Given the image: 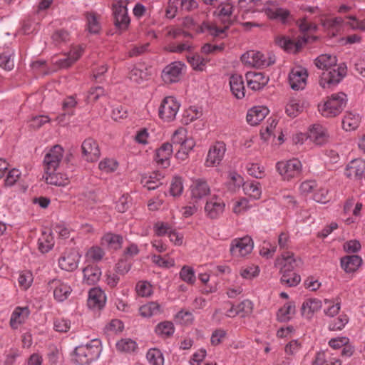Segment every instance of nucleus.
Segmentation results:
<instances>
[{
  "mask_svg": "<svg viewBox=\"0 0 365 365\" xmlns=\"http://www.w3.org/2000/svg\"><path fill=\"white\" fill-rule=\"evenodd\" d=\"M337 58L331 54H322L314 61V63L319 69L325 70L321 76L319 84L323 88H331L336 86L346 75L347 67L346 63L336 65Z\"/></svg>",
  "mask_w": 365,
  "mask_h": 365,
  "instance_id": "nucleus-1",
  "label": "nucleus"
},
{
  "mask_svg": "<svg viewBox=\"0 0 365 365\" xmlns=\"http://www.w3.org/2000/svg\"><path fill=\"white\" fill-rule=\"evenodd\" d=\"M347 103L346 95L343 92L333 93L324 103L318 105L320 114L325 118H334L339 115Z\"/></svg>",
  "mask_w": 365,
  "mask_h": 365,
  "instance_id": "nucleus-2",
  "label": "nucleus"
},
{
  "mask_svg": "<svg viewBox=\"0 0 365 365\" xmlns=\"http://www.w3.org/2000/svg\"><path fill=\"white\" fill-rule=\"evenodd\" d=\"M100 341L93 340L91 343L81 344L76 347L72 361L80 365L88 364L97 359L101 354Z\"/></svg>",
  "mask_w": 365,
  "mask_h": 365,
  "instance_id": "nucleus-3",
  "label": "nucleus"
},
{
  "mask_svg": "<svg viewBox=\"0 0 365 365\" xmlns=\"http://www.w3.org/2000/svg\"><path fill=\"white\" fill-rule=\"evenodd\" d=\"M242 62L249 66L265 68L275 62V57L272 54H264L257 51H249L241 56Z\"/></svg>",
  "mask_w": 365,
  "mask_h": 365,
  "instance_id": "nucleus-4",
  "label": "nucleus"
},
{
  "mask_svg": "<svg viewBox=\"0 0 365 365\" xmlns=\"http://www.w3.org/2000/svg\"><path fill=\"white\" fill-rule=\"evenodd\" d=\"M128 0H118L112 5L114 25L120 31H125L130 22L128 14Z\"/></svg>",
  "mask_w": 365,
  "mask_h": 365,
  "instance_id": "nucleus-5",
  "label": "nucleus"
},
{
  "mask_svg": "<svg viewBox=\"0 0 365 365\" xmlns=\"http://www.w3.org/2000/svg\"><path fill=\"white\" fill-rule=\"evenodd\" d=\"M253 247L252 239L249 236L235 238L231 241L230 252L234 258L245 257L252 252Z\"/></svg>",
  "mask_w": 365,
  "mask_h": 365,
  "instance_id": "nucleus-6",
  "label": "nucleus"
},
{
  "mask_svg": "<svg viewBox=\"0 0 365 365\" xmlns=\"http://www.w3.org/2000/svg\"><path fill=\"white\" fill-rule=\"evenodd\" d=\"M276 168L284 180H289L300 175L302 165L298 159L293 158L287 161L278 162Z\"/></svg>",
  "mask_w": 365,
  "mask_h": 365,
  "instance_id": "nucleus-7",
  "label": "nucleus"
},
{
  "mask_svg": "<svg viewBox=\"0 0 365 365\" xmlns=\"http://www.w3.org/2000/svg\"><path fill=\"white\" fill-rule=\"evenodd\" d=\"M180 103L173 96L165 97L158 109L159 116L164 121H173L179 110Z\"/></svg>",
  "mask_w": 365,
  "mask_h": 365,
  "instance_id": "nucleus-8",
  "label": "nucleus"
},
{
  "mask_svg": "<svg viewBox=\"0 0 365 365\" xmlns=\"http://www.w3.org/2000/svg\"><path fill=\"white\" fill-rule=\"evenodd\" d=\"M226 152V145L222 141H217L212 145L207 152L205 165L207 168L218 166Z\"/></svg>",
  "mask_w": 365,
  "mask_h": 365,
  "instance_id": "nucleus-9",
  "label": "nucleus"
},
{
  "mask_svg": "<svg viewBox=\"0 0 365 365\" xmlns=\"http://www.w3.org/2000/svg\"><path fill=\"white\" fill-rule=\"evenodd\" d=\"M63 149L59 145L52 147L45 155L43 166L45 170H56L63 158Z\"/></svg>",
  "mask_w": 365,
  "mask_h": 365,
  "instance_id": "nucleus-10",
  "label": "nucleus"
},
{
  "mask_svg": "<svg viewBox=\"0 0 365 365\" xmlns=\"http://www.w3.org/2000/svg\"><path fill=\"white\" fill-rule=\"evenodd\" d=\"M81 255L75 250H71L63 253L58 259L59 267L67 272H73L77 269Z\"/></svg>",
  "mask_w": 365,
  "mask_h": 365,
  "instance_id": "nucleus-11",
  "label": "nucleus"
},
{
  "mask_svg": "<svg viewBox=\"0 0 365 365\" xmlns=\"http://www.w3.org/2000/svg\"><path fill=\"white\" fill-rule=\"evenodd\" d=\"M225 204L220 197L214 195L207 200L205 212L210 219L219 218L225 211Z\"/></svg>",
  "mask_w": 365,
  "mask_h": 365,
  "instance_id": "nucleus-12",
  "label": "nucleus"
},
{
  "mask_svg": "<svg viewBox=\"0 0 365 365\" xmlns=\"http://www.w3.org/2000/svg\"><path fill=\"white\" fill-rule=\"evenodd\" d=\"M190 195L195 202L208 195L210 192V187L204 178H194L190 186Z\"/></svg>",
  "mask_w": 365,
  "mask_h": 365,
  "instance_id": "nucleus-13",
  "label": "nucleus"
},
{
  "mask_svg": "<svg viewBox=\"0 0 365 365\" xmlns=\"http://www.w3.org/2000/svg\"><path fill=\"white\" fill-rule=\"evenodd\" d=\"M83 49L81 46L73 47L68 53L60 58H54L53 63L60 68H66L74 63L82 56Z\"/></svg>",
  "mask_w": 365,
  "mask_h": 365,
  "instance_id": "nucleus-14",
  "label": "nucleus"
},
{
  "mask_svg": "<svg viewBox=\"0 0 365 365\" xmlns=\"http://www.w3.org/2000/svg\"><path fill=\"white\" fill-rule=\"evenodd\" d=\"M307 70L302 67H296L292 69L289 74L290 87L295 91L304 89L307 78Z\"/></svg>",
  "mask_w": 365,
  "mask_h": 365,
  "instance_id": "nucleus-15",
  "label": "nucleus"
},
{
  "mask_svg": "<svg viewBox=\"0 0 365 365\" xmlns=\"http://www.w3.org/2000/svg\"><path fill=\"white\" fill-rule=\"evenodd\" d=\"M184 64L180 61L173 62L166 66L162 71L161 77L165 83H176L180 80Z\"/></svg>",
  "mask_w": 365,
  "mask_h": 365,
  "instance_id": "nucleus-16",
  "label": "nucleus"
},
{
  "mask_svg": "<svg viewBox=\"0 0 365 365\" xmlns=\"http://www.w3.org/2000/svg\"><path fill=\"white\" fill-rule=\"evenodd\" d=\"M262 11L269 19L279 20L282 23H285L289 16V11L287 9L278 7L276 4L272 1H267L262 8Z\"/></svg>",
  "mask_w": 365,
  "mask_h": 365,
  "instance_id": "nucleus-17",
  "label": "nucleus"
},
{
  "mask_svg": "<svg viewBox=\"0 0 365 365\" xmlns=\"http://www.w3.org/2000/svg\"><path fill=\"white\" fill-rule=\"evenodd\" d=\"M307 41V39L305 36L299 38L297 41L292 40L289 38L283 36H277L275 38V43L277 46L283 48L284 51L292 53L298 52Z\"/></svg>",
  "mask_w": 365,
  "mask_h": 365,
  "instance_id": "nucleus-18",
  "label": "nucleus"
},
{
  "mask_svg": "<svg viewBox=\"0 0 365 365\" xmlns=\"http://www.w3.org/2000/svg\"><path fill=\"white\" fill-rule=\"evenodd\" d=\"M49 286L53 289L54 299L59 302L67 299L72 292L70 285L61 279H52L49 282Z\"/></svg>",
  "mask_w": 365,
  "mask_h": 365,
  "instance_id": "nucleus-19",
  "label": "nucleus"
},
{
  "mask_svg": "<svg viewBox=\"0 0 365 365\" xmlns=\"http://www.w3.org/2000/svg\"><path fill=\"white\" fill-rule=\"evenodd\" d=\"M83 155L88 162H94L98 160L101 151L98 143L93 138H86L81 145Z\"/></svg>",
  "mask_w": 365,
  "mask_h": 365,
  "instance_id": "nucleus-20",
  "label": "nucleus"
},
{
  "mask_svg": "<svg viewBox=\"0 0 365 365\" xmlns=\"http://www.w3.org/2000/svg\"><path fill=\"white\" fill-rule=\"evenodd\" d=\"M327 129L320 124L312 125L308 131V138L316 145H322L329 140Z\"/></svg>",
  "mask_w": 365,
  "mask_h": 365,
  "instance_id": "nucleus-21",
  "label": "nucleus"
},
{
  "mask_svg": "<svg viewBox=\"0 0 365 365\" xmlns=\"http://www.w3.org/2000/svg\"><path fill=\"white\" fill-rule=\"evenodd\" d=\"M342 362L337 354L330 349H324L316 354L313 365H341Z\"/></svg>",
  "mask_w": 365,
  "mask_h": 365,
  "instance_id": "nucleus-22",
  "label": "nucleus"
},
{
  "mask_svg": "<svg viewBox=\"0 0 365 365\" xmlns=\"http://www.w3.org/2000/svg\"><path fill=\"white\" fill-rule=\"evenodd\" d=\"M365 172V161L357 158L351 160L346 167L344 174L350 179H361Z\"/></svg>",
  "mask_w": 365,
  "mask_h": 365,
  "instance_id": "nucleus-23",
  "label": "nucleus"
},
{
  "mask_svg": "<svg viewBox=\"0 0 365 365\" xmlns=\"http://www.w3.org/2000/svg\"><path fill=\"white\" fill-rule=\"evenodd\" d=\"M104 292L98 288H92L88 292V306L92 309H101L106 304Z\"/></svg>",
  "mask_w": 365,
  "mask_h": 365,
  "instance_id": "nucleus-24",
  "label": "nucleus"
},
{
  "mask_svg": "<svg viewBox=\"0 0 365 365\" xmlns=\"http://www.w3.org/2000/svg\"><path fill=\"white\" fill-rule=\"evenodd\" d=\"M247 86L252 90L258 91L262 89L268 83L269 78L262 73L247 72L245 75Z\"/></svg>",
  "mask_w": 365,
  "mask_h": 365,
  "instance_id": "nucleus-25",
  "label": "nucleus"
},
{
  "mask_svg": "<svg viewBox=\"0 0 365 365\" xmlns=\"http://www.w3.org/2000/svg\"><path fill=\"white\" fill-rule=\"evenodd\" d=\"M269 110L264 106H255L247 114V121L252 126L258 125L268 115Z\"/></svg>",
  "mask_w": 365,
  "mask_h": 365,
  "instance_id": "nucleus-26",
  "label": "nucleus"
},
{
  "mask_svg": "<svg viewBox=\"0 0 365 365\" xmlns=\"http://www.w3.org/2000/svg\"><path fill=\"white\" fill-rule=\"evenodd\" d=\"M276 265L280 266V272H287L293 271L298 263L292 252H284L276 259Z\"/></svg>",
  "mask_w": 365,
  "mask_h": 365,
  "instance_id": "nucleus-27",
  "label": "nucleus"
},
{
  "mask_svg": "<svg viewBox=\"0 0 365 365\" xmlns=\"http://www.w3.org/2000/svg\"><path fill=\"white\" fill-rule=\"evenodd\" d=\"M173 153V145L169 143H163L157 150L155 160L157 163L164 168L170 165V158Z\"/></svg>",
  "mask_w": 365,
  "mask_h": 365,
  "instance_id": "nucleus-28",
  "label": "nucleus"
},
{
  "mask_svg": "<svg viewBox=\"0 0 365 365\" xmlns=\"http://www.w3.org/2000/svg\"><path fill=\"white\" fill-rule=\"evenodd\" d=\"M30 311L28 307L15 308L10 318V326L12 329H16L29 317Z\"/></svg>",
  "mask_w": 365,
  "mask_h": 365,
  "instance_id": "nucleus-29",
  "label": "nucleus"
},
{
  "mask_svg": "<svg viewBox=\"0 0 365 365\" xmlns=\"http://www.w3.org/2000/svg\"><path fill=\"white\" fill-rule=\"evenodd\" d=\"M322 307L320 299L309 298L304 300L301 307L302 315L307 319L312 317L314 312L319 311Z\"/></svg>",
  "mask_w": 365,
  "mask_h": 365,
  "instance_id": "nucleus-30",
  "label": "nucleus"
},
{
  "mask_svg": "<svg viewBox=\"0 0 365 365\" xmlns=\"http://www.w3.org/2000/svg\"><path fill=\"white\" fill-rule=\"evenodd\" d=\"M56 170H45L43 178L47 184L56 186H66L69 183V178L66 174L56 173Z\"/></svg>",
  "mask_w": 365,
  "mask_h": 365,
  "instance_id": "nucleus-31",
  "label": "nucleus"
},
{
  "mask_svg": "<svg viewBox=\"0 0 365 365\" xmlns=\"http://www.w3.org/2000/svg\"><path fill=\"white\" fill-rule=\"evenodd\" d=\"M230 90L232 94L238 99H242L245 96V88L242 76L232 75L230 78Z\"/></svg>",
  "mask_w": 365,
  "mask_h": 365,
  "instance_id": "nucleus-32",
  "label": "nucleus"
},
{
  "mask_svg": "<svg viewBox=\"0 0 365 365\" xmlns=\"http://www.w3.org/2000/svg\"><path fill=\"white\" fill-rule=\"evenodd\" d=\"M362 263V259L358 255H348L341 259V267L347 273L356 271Z\"/></svg>",
  "mask_w": 365,
  "mask_h": 365,
  "instance_id": "nucleus-33",
  "label": "nucleus"
},
{
  "mask_svg": "<svg viewBox=\"0 0 365 365\" xmlns=\"http://www.w3.org/2000/svg\"><path fill=\"white\" fill-rule=\"evenodd\" d=\"M83 282L88 285H93L98 282L101 276V271L97 266H88L83 270Z\"/></svg>",
  "mask_w": 365,
  "mask_h": 365,
  "instance_id": "nucleus-34",
  "label": "nucleus"
},
{
  "mask_svg": "<svg viewBox=\"0 0 365 365\" xmlns=\"http://www.w3.org/2000/svg\"><path fill=\"white\" fill-rule=\"evenodd\" d=\"M123 243V237L120 235L108 232L105 234L101 240V244L103 246H107L113 250L120 248Z\"/></svg>",
  "mask_w": 365,
  "mask_h": 365,
  "instance_id": "nucleus-35",
  "label": "nucleus"
},
{
  "mask_svg": "<svg viewBox=\"0 0 365 365\" xmlns=\"http://www.w3.org/2000/svg\"><path fill=\"white\" fill-rule=\"evenodd\" d=\"M360 123L361 117L359 114L347 112L342 120V127L346 131H351L356 130Z\"/></svg>",
  "mask_w": 365,
  "mask_h": 365,
  "instance_id": "nucleus-36",
  "label": "nucleus"
},
{
  "mask_svg": "<svg viewBox=\"0 0 365 365\" xmlns=\"http://www.w3.org/2000/svg\"><path fill=\"white\" fill-rule=\"evenodd\" d=\"M14 55L15 52L11 48H6L0 53V67L10 71L14 68Z\"/></svg>",
  "mask_w": 365,
  "mask_h": 365,
  "instance_id": "nucleus-37",
  "label": "nucleus"
},
{
  "mask_svg": "<svg viewBox=\"0 0 365 365\" xmlns=\"http://www.w3.org/2000/svg\"><path fill=\"white\" fill-rule=\"evenodd\" d=\"M160 305L156 302H150L139 308L140 314L143 317H151L162 313Z\"/></svg>",
  "mask_w": 365,
  "mask_h": 365,
  "instance_id": "nucleus-38",
  "label": "nucleus"
},
{
  "mask_svg": "<svg viewBox=\"0 0 365 365\" xmlns=\"http://www.w3.org/2000/svg\"><path fill=\"white\" fill-rule=\"evenodd\" d=\"M295 314V304L294 302H287L277 312V319L280 322L290 320Z\"/></svg>",
  "mask_w": 365,
  "mask_h": 365,
  "instance_id": "nucleus-39",
  "label": "nucleus"
},
{
  "mask_svg": "<svg viewBox=\"0 0 365 365\" xmlns=\"http://www.w3.org/2000/svg\"><path fill=\"white\" fill-rule=\"evenodd\" d=\"M242 188L246 195L255 200L259 199L261 196L260 184L257 181L246 182L243 183Z\"/></svg>",
  "mask_w": 365,
  "mask_h": 365,
  "instance_id": "nucleus-40",
  "label": "nucleus"
},
{
  "mask_svg": "<svg viewBox=\"0 0 365 365\" xmlns=\"http://www.w3.org/2000/svg\"><path fill=\"white\" fill-rule=\"evenodd\" d=\"M227 29L228 26H226L224 28H218L215 25H211L207 22H203L198 29H197V33H203L207 31L211 36L218 37L224 34Z\"/></svg>",
  "mask_w": 365,
  "mask_h": 365,
  "instance_id": "nucleus-41",
  "label": "nucleus"
},
{
  "mask_svg": "<svg viewBox=\"0 0 365 365\" xmlns=\"http://www.w3.org/2000/svg\"><path fill=\"white\" fill-rule=\"evenodd\" d=\"M86 18L88 32L93 34H98L101 30L99 16L94 12H87Z\"/></svg>",
  "mask_w": 365,
  "mask_h": 365,
  "instance_id": "nucleus-42",
  "label": "nucleus"
},
{
  "mask_svg": "<svg viewBox=\"0 0 365 365\" xmlns=\"http://www.w3.org/2000/svg\"><path fill=\"white\" fill-rule=\"evenodd\" d=\"M38 249L42 253H46L51 250L53 245L54 241L53 237L46 232H43L38 240Z\"/></svg>",
  "mask_w": 365,
  "mask_h": 365,
  "instance_id": "nucleus-43",
  "label": "nucleus"
},
{
  "mask_svg": "<svg viewBox=\"0 0 365 365\" xmlns=\"http://www.w3.org/2000/svg\"><path fill=\"white\" fill-rule=\"evenodd\" d=\"M155 333L163 337H169L175 331V327L171 322L165 321L159 323L155 329Z\"/></svg>",
  "mask_w": 365,
  "mask_h": 365,
  "instance_id": "nucleus-44",
  "label": "nucleus"
},
{
  "mask_svg": "<svg viewBox=\"0 0 365 365\" xmlns=\"http://www.w3.org/2000/svg\"><path fill=\"white\" fill-rule=\"evenodd\" d=\"M280 272L282 273L281 282L288 287L297 286L301 281L300 276L293 271Z\"/></svg>",
  "mask_w": 365,
  "mask_h": 365,
  "instance_id": "nucleus-45",
  "label": "nucleus"
},
{
  "mask_svg": "<svg viewBox=\"0 0 365 365\" xmlns=\"http://www.w3.org/2000/svg\"><path fill=\"white\" fill-rule=\"evenodd\" d=\"M128 271V267H124V268L122 269L120 264H118L116 266V272H108L106 274V283L110 287H115L117 286L120 281V278L118 275V273H120L121 274H125Z\"/></svg>",
  "mask_w": 365,
  "mask_h": 365,
  "instance_id": "nucleus-46",
  "label": "nucleus"
},
{
  "mask_svg": "<svg viewBox=\"0 0 365 365\" xmlns=\"http://www.w3.org/2000/svg\"><path fill=\"white\" fill-rule=\"evenodd\" d=\"M150 365H163L164 358L162 352L158 349H150L146 354Z\"/></svg>",
  "mask_w": 365,
  "mask_h": 365,
  "instance_id": "nucleus-47",
  "label": "nucleus"
},
{
  "mask_svg": "<svg viewBox=\"0 0 365 365\" xmlns=\"http://www.w3.org/2000/svg\"><path fill=\"white\" fill-rule=\"evenodd\" d=\"M187 61L194 70L202 71L206 66L207 61L198 54L187 56Z\"/></svg>",
  "mask_w": 365,
  "mask_h": 365,
  "instance_id": "nucleus-48",
  "label": "nucleus"
},
{
  "mask_svg": "<svg viewBox=\"0 0 365 365\" xmlns=\"http://www.w3.org/2000/svg\"><path fill=\"white\" fill-rule=\"evenodd\" d=\"M148 78L146 69L134 67L129 73V78L136 83H141Z\"/></svg>",
  "mask_w": 365,
  "mask_h": 365,
  "instance_id": "nucleus-49",
  "label": "nucleus"
},
{
  "mask_svg": "<svg viewBox=\"0 0 365 365\" xmlns=\"http://www.w3.org/2000/svg\"><path fill=\"white\" fill-rule=\"evenodd\" d=\"M173 228L168 222L158 221L153 225V231L157 236H169Z\"/></svg>",
  "mask_w": 365,
  "mask_h": 365,
  "instance_id": "nucleus-50",
  "label": "nucleus"
},
{
  "mask_svg": "<svg viewBox=\"0 0 365 365\" xmlns=\"http://www.w3.org/2000/svg\"><path fill=\"white\" fill-rule=\"evenodd\" d=\"M77 104L78 101L75 96H69L65 98L62 102V109L64 112L63 115H73Z\"/></svg>",
  "mask_w": 365,
  "mask_h": 365,
  "instance_id": "nucleus-51",
  "label": "nucleus"
},
{
  "mask_svg": "<svg viewBox=\"0 0 365 365\" xmlns=\"http://www.w3.org/2000/svg\"><path fill=\"white\" fill-rule=\"evenodd\" d=\"M116 348L119 351L130 353L137 349V344L130 339H123L117 342Z\"/></svg>",
  "mask_w": 365,
  "mask_h": 365,
  "instance_id": "nucleus-52",
  "label": "nucleus"
},
{
  "mask_svg": "<svg viewBox=\"0 0 365 365\" xmlns=\"http://www.w3.org/2000/svg\"><path fill=\"white\" fill-rule=\"evenodd\" d=\"M219 13L218 15L222 19L223 23L230 24L229 18L233 12V6L228 2L221 3L218 6Z\"/></svg>",
  "mask_w": 365,
  "mask_h": 365,
  "instance_id": "nucleus-53",
  "label": "nucleus"
},
{
  "mask_svg": "<svg viewBox=\"0 0 365 365\" xmlns=\"http://www.w3.org/2000/svg\"><path fill=\"white\" fill-rule=\"evenodd\" d=\"M183 191V180L181 177L175 176L171 182L170 193L173 197L181 195Z\"/></svg>",
  "mask_w": 365,
  "mask_h": 365,
  "instance_id": "nucleus-54",
  "label": "nucleus"
},
{
  "mask_svg": "<svg viewBox=\"0 0 365 365\" xmlns=\"http://www.w3.org/2000/svg\"><path fill=\"white\" fill-rule=\"evenodd\" d=\"M151 259L154 264L160 267L170 268L175 265L174 259L169 257L168 255L165 257L154 255Z\"/></svg>",
  "mask_w": 365,
  "mask_h": 365,
  "instance_id": "nucleus-55",
  "label": "nucleus"
},
{
  "mask_svg": "<svg viewBox=\"0 0 365 365\" xmlns=\"http://www.w3.org/2000/svg\"><path fill=\"white\" fill-rule=\"evenodd\" d=\"M118 163L113 158H105L99 163L98 168L103 172L113 173L118 168Z\"/></svg>",
  "mask_w": 365,
  "mask_h": 365,
  "instance_id": "nucleus-56",
  "label": "nucleus"
},
{
  "mask_svg": "<svg viewBox=\"0 0 365 365\" xmlns=\"http://www.w3.org/2000/svg\"><path fill=\"white\" fill-rule=\"evenodd\" d=\"M180 277L190 284H193L196 279L194 269L189 266L182 267L180 272Z\"/></svg>",
  "mask_w": 365,
  "mask_h": 365,
  "instance_id": "nucleus-57",
  "label": "nucleus"
},
{
  "mask_svg": "<svg viewBox=\"0 0 365 365\" xmlns=\"http://www.w3.org/2000/svg\"><path fill=\"white\" fill-rule=\"evenodd\" d=\"M105 255L104 250L99 246L91 247L86 252V257L93 262L101 261Z\"/></svg>",
  "mask_w": 365,
  "mask_h": 365,
  "instance_id": "nucleus-58",
  "label": "nucleus"
},
{
  "mask_svg": "<svg viewBox=\"0 0 365 365\" xmlns=\"http://www.w3.org/2000/svg\"><path fill=\"white\" fill-rule=\"evenodd\" d=\"M137 294L142 297H150L153 293L151 284L146 281H141L136 284Z\"/></svg>",
  "mask_w": 365,
  "mask_h": 365,
  "instance_id": "nucleus-59",
  "label": "nucleus"
},
{
  "mask_svg": "<svg viewBox=\"0 0 365 365\" xmlns=\"http://www.w3.org/2000/svg\"><path fill=\"white\" fill-rule=\"evenodd\" d=\"M247 170L250 175L255 178H262L264 175V168L258 163H248Z\"/></svg>",
  "mask_w": 365,
  "mask_h": 365,
  "instance_id": "nucleus-60",
  "label": "nucleus"
},
{
  "mask_svg": "<svg viewBox=\"0 0 365 365\" xmlns=\"http://www.w3.org/2000/svg\"><path fill=\"white\" fill-rule=\"evenodd\" d=\"M21 173L19 170L13 168L10 170L4 180V184L6 186L11 187L19 180L21 178Z\"/></svg>",
  "mask_w": 365,
  "mask_h": 365,
  "instance_id": "nucleus-61",
  "label": "nucleus"
},
{
  "mask_svg": "<svg viewBox=\"0 0 365 365\" xmlns=\"http://www.w3.org/2000/svg\"><path fill=\"white\" fill-rule=\"evenodd\" d=\"M349 319L346 315H340L338 318L331 322L329 329L331 331L341 330L348 323Z\"/></svg>",
  "mask_w": 365,
  "mask_h": 365,
  "instance_id": "nucleus-62",
  "label": "nucleus"
},
{
  "mask_svg": "<svg viewBox=\"0 0 365 365\" xmlns=\"http://www.w3.org/2000/svg\"><path fill=\"white\" fill-rule=\"evenodd\" d=\"M104 95L105 91L103 87L96 86L95 88H91L88 91L86 101L88 103H94L97 101L101 96Z\"/></svg>",
  "mask_w": 365,
  "mask_h": 365,
  "instance_id": "nucleus-63",
  "label": "nucleus"
},
{
  "mask_svg": "<svg viewBox=\"0 0 365 365\" xmlns=\"http://www.w3.org/2000/svg\"><path fill=\"white\" fill-rule=\"evenodd\" d=\"M53 327L56 331L67 332L71 328V322L63 318L56 319L53 322Z\"/></svg>",
  "mask_w": 365,
  "mask_h": 365,
  "instance_id": "nucleus-64",
  "label": "nucleus"
}]
</instances>
